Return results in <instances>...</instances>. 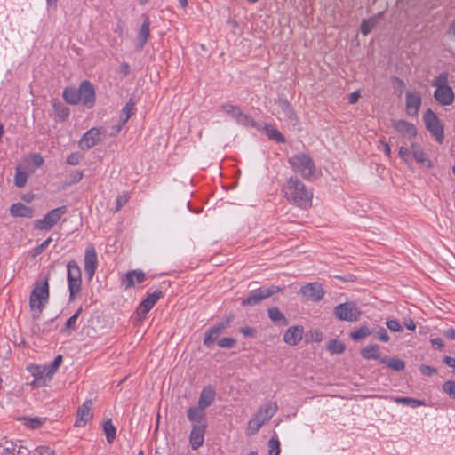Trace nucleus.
<instances>
[{
	"label": "nucleus",
	"instance_id": "nucleus-1",
	"mask_svg": "<svg viewBox=\"0 0 455 455\" xmlns=\"http://www.w3.org/2000/svg\"><path fill=\"white\" fill-rule=\"evenodd\" d=\"M283 196L300 208L307 209L312 205L313 193L298 179L291 177L282 188Z\"/></svg>",
	"mask_w": 455,
	"mask_h": 455
},
{
	"label": "nucleus",
	"instance_id": "nucleus-2",
	"mask_svg": "<svg viewBox=\"0 0 455 455\" xmlns=\"http://www.w3.org/2000/svg\"><path fill=\"white\" fill-rule=\"evenodd\" d=\"M49 284L48 280L36 283L29 298V307L34 318H38L48 303Z\"/></svg>",
	"mask_w": 455,
	"mask_h": 455
},
{
	"label": "nucleus",
	"instance_id": "nucleus-3",
	"mask_svg": "<svg viewBox=\"0 0 455 455\" xmlns=\"http://www.w3.org/2000/svg\"><path fill=\"white\" fill-rule=\"evenodd\" d=\"M432 85L435 88L434 92L435 100L443 106H450L453 103L455 94L449 85V75L443 72L437 76Z\"/></svg>",
	"mask_w": 455,
	"mask_h": 455
},
{
	"label": "nucleus",
	"instance_id": "nucleus-4",
	"mask_svg": "<svg viewBox=\"0 0 455 455\" xmlns=\"http://www.w3.org/2000/svg\"><path fill=\"white\" fill-rule=\"evenodd\" d=\"M277 408V404L275 402H268L261 406L256 414L249 420L247 434H256L259 428L275 414Z\"/></svg>",
	"mask_w": 455,
	"mask_h": 455
},
{
	"label": "nucleus",
	"instance_id": "nucleus-5",
	"mask_svg": "<svg viewBox=\"0 0 455 455\" xmlns=\"http://www.w3.org/2000/svg\"><path fill=\"white\" fill-rule=\"evenodd\" d=\"M292 170L305 179H312L317 176L314 162L305 153H299L289 159Z\"/></svg>",
	"mask_w": 455,
	"mask_h": 455
},
{
	"label": "nucleus",
	"instance_id": "nucleus-6",
	"mask_svg": "<svg viewBox=\"0 0 455 455\" xmlns=\"http://www.w3.org/2000/svg\"><path fill=\"white\" fill-rule=\"evenodd\" d=\"M68 283L69 291V299L73 300L81 291L82 273L81 268L75 260H70L67 265Z\"/></svg>",
	"mask_w": 455,
	"mask_h": 455
},
{
	"label": "nucleus",
	"instance_id": "nucleus-7",
	"mask_svg": "<svg viewBox=\"0 0 455 455\" xmlns=\"http://www.w3.org/2000/svg\"><path fill=\"white\" fill-rule=\"evenodd\" d=\"M67 212L66 206L57 207L48 212L43 219L34 222V228L38 230H49L55 226Z\"/></svg>",
	"mask_w": 455,
	"mask_h": 455
},
{
	"label": "nucleus",
	"instance_id": "nucleus-8",
	"mask_svg": "<svg viewBox=\"0 0 455 455\" xmlns=\"http://www.w3.org/2000/svg\"><path fill=\"white\" fill-rule=\"evenodd\" d=\"M334 315L341 321L355 322L361 316V311L353 302L339 304L334 308Z\"/></svg>",
	"mask_w": 455,
	"mask_h": 455
},
{
	"label": "nucleus",
	"instance_id": "nucleus-9",
	"mask_svg": "<svg viewBox=\"0 0 455 455\" xmlns=\"http://www.w3.org/2000/svg\"><path fill=\"white\" fill-rule=\"evenodd\" d=\"M423 121L428 132L438 142H442L443 140V129L437 116L431 109H427L423 115Z\"/></svg>",
	"mask_w": 455,
	"mask_h": 455
},
{
	"label": "nucleus",
	"instance_id": "nucleus-10",
	"mask_svg": "<svg viewBox=\"0 0 455 455\" xmlns=\"http://www.w3.org/2000/svg\"><path fill=\"white\" fill-rule=\"evenodd\" d=\"M105 135V129L92 127L83 135L78 141V146L81 149H90L102 140Z\"/></svg>",
	"mask_w": 455,
	"mask_h": 455
},
{
	"label": "nucleus",
	"instance_id": "nucleus-11",
	"mask_svg": "<svg viewBox=\"0 0 455 455\" xmlns=\"http://www.w3.org/2000/svg\"><path fill=\"white\" fill-rule=\"evenodd\" d=\"M221 109L234 118L237 124L243 126H256L254 120L247 114H245L238 106L227 103L221 106Z\"/></svg>",
	"mask_w": 455,
	"mask_h": 455
},
{
	"label": "nucleus",
	"instance_id": "nucleus-12",
	"mask_svg": "<svg viewBox=\"0 0 455 455\" xmlns=\"http://www.w3.org/2000/svg\"><path fill=\"white\" fill-rule=\"evenodd\" d=\"M281 289L277 286H271L267 289H260L256 291L254 293L247 297L246 299H243L242 300L243 306H255L259 304L260 301L269 298L270 296L274 295L275 293L280 291Z\"/></svg>",
	"mask_w": 455,
	"mask_h": 455
},
{
	"label": "nucleus",
	"instance_id": "nucleus-13",
	"mask_svg": "<svg viewBox=\"0 0 455 455\" xmlns=\"http://www.w3.org/2000/svg\"><path fill=\"white\" fill-rule=\"evenodd\" d=\"M98 266L97 253L92 245H89L84 252V271L89 280L94 276Z\"/></svg>",
	"mask_w": 455,
	"mask_h": 455
},
{
	"label": "nucleus",
	"instance_id": "nucleus-14",
	"mask_svg": "<svg viewBox=\"0 0 455 455\" xmlns=\"http://www.w3.org/2000/svg\"><path fill=\"white\" fill-rule=\"evenodd\" d=\"M79 100L87 108H92L95 102V92L92 84L88 81H84L78 89Z\"/></svg>",
	"mask_w": 455,
	"mask_h": 455
},
{
	"label": "nucleus",
	"instance_id": "nucleus-15",
	"mask_svg": "<svg viewBox=\"0 0 455 455\" xmlns=\"http://www.w3.org/2000/svg\"><path fill=\"white\" fill-rule=\"evenodd\" d=\"M421 96L418 92H407L405 96L406 113L410 116H417L420 105Z\"/></svg>",
	"mask_w": 455,
	"mask_h": 455
},
{
	"label": "nucleus",
	"instance_id": "nucleus-16",
	"mask_svg": "<svg viewBox=\"0 0 455 455\" xmlns=\"http://www.w3.org/2000/svg\"><path fill=\"white\" fill-rule=\"evenodd\" d=\"M205 423L194 424L190 433L189 442L193 450H197L204 441Z\"/></svg>",
	"mask_w": 455,
	"mask_h": 455
},
{
	"label": "nucleus",
	"instance_id": "nucleus-17",
	"mask_svg": "<svg viewBox=\"0 0 455 455\" xmlns=\"http://www.w3.org/2000/svg\"><path fill=\"white\" fill-rule=\"evenodd\" d=\"M300 292L303 296L313 301H319L323 297V289L320 283H310L301 287Z\"/></svg>",
	"mask_w": 455,
	"mask_h": 455
},
{
	"label": "nucleus",
	"instance_id": "nucleus-18",
	"mask_svg": "<svg viewBox=\"0 0 455 455\" xmlns=\"http://www.w3.org/2000/svg\"><path fill=\"white\" fill-rule=\"evenodd\" d=\"M92 419V403L86 401L78 408L75 425L84 427Z\"/></svg>",
	"mask_w": 455,
	"mask_h": 455
},
{
	"label": "nucleus",
	"instance_id": "nucleus-19",
	"mask_svg": "<svg viewBox=\"0 0 455 455\" xmlns=\"http://www.w3.org/2000/svg\"><path fill=\"white\" fill-rule=\"evenodd\" d=\"M161 291H155L149 294L139 306L137 314L140 318H144L148 311L155 306V304L161 298Z\"/></svg>",
	"mask_w": 455,
	"mask_h": 455
},
{
	"label": "nucleus",
	"instance_id": "nucleus-20",
	"mask_svg": "<svg viewBox=\"0 0 455 455\" xmlns=\"http://www.w3.org/2000/svg\"><path fill=\"white\" fill-rule=\"evenodd\" d=\"M276 115L279 119H286L292 124H297V119L294 116L293 110L287 100H280L277 102Z\"/></svg>",
	"mask_w": 455,
	"mask_h": 455
},
{
	"label": "nucleus",
	"instance_id": "nucleus-21",
	"mask_svg": "<svg viewBox=\"0 0 455 455\" xmlns=\"http://www.w3.org/2000/svg\"><path fill=\"white\" fill-rule=\"evenodd\" d=\"M145 274L140 270H132L127 272L121 280L122 284L125 289H130L137 283H140L145 281Z\"/></svg>",
	"mask_w": 455,
	"mask_h": 455
},
{
	"label": "nucleus",
	"instance_id": "nucleus-22",
	"mask_svg": "<svg viewBox=\"0 0 455 455\" xmlns=\"http://www.w3.org/2000/svg\"><path fill=\"white\" fill-rule=\"evenodd\" d=\"M393 126L397 132L405 138L411 139L417 135L415 125L405 120L394 121Z\"/></svg>",
	"mask_w": 455,
	"mask_h": 455
},
{
	"label": "nucleus",
	"instance_id": "nucleus-23",
	"mask_svg": "<svg viewBox=\"0 0 455 455\" xmlns=\"http://www.w3.org/2000/svg\"><path fill=\"white\" fill-rule=\"evenodd\" d=\"M229 322L230 320L228 319L227 321L221 322L211 328L204 339V344L206 347H211L216 341L221 332L228 327Z\"/></svg>",
	"mask_w": 455,
	"mask_h": 455
},
{
	"label": "nucleus",
	"instance_id": "nucleus-24",
	"mask_svg": "<svg viewBox=\"0 0 455 455\" xmlns=\"http://www.w3.org/2000/svg\"><path fill=\"white\" fill-rule=\"evenodd\" d=\"M303 327L294 325L290 327L283 334V341L290 346H296L303 337Z\"/></svg>",
	"mask_w": 455,
	"mask_h": 455
},
{
	"label": "nucleus",
	"instance_id": "nucleus-25",
	"mask_svg": "<svg viewBox=\"0 0 455 455\" xmlns=\"http://www.w3.org/2000/svg\"><path fill=\"white\" fill-rule=\"evenodd\" d=\"M10 213L12 217L30 219L34 216V210L21 203H15L11 205Z\"/></svg>",
	"mask_w": 455,
	"mask_h": 455
},
{
	"label": "nucleus",
	"instance_id": "nucleus-26",
	"mask_svg": "<svg viewBox=\"0 0 455 455\" xmlns=\"http://www.w3.org/2000/svg\"><path fill=\"white\" fill-rule=\"evenodd\" d=\"M215 395V390L212 386L204 387L198 400V405L201 408L206 409L214 402Z\"/></svg>",
	"mask_w": 455,
	"mask_h": 455
},
{
	"label": "nucleus",
	"instance_id": "nucleus-27",
	"mask_svg": "<svg viewBox=\"0 0 455 455\" xmlns=\"http://www.w3.org/2000/svg\"><path fill=\"white\" fill-rule=\"evenodd\" d=\"M149 26L150 21L148 17H146L140 26V28L139 30L138 36H137V47L138 49L141 50L144 45L146 44L148 37H149Z\"/></svg>",
	"mask_w": 455,
	"mask_h": 455
},
{
	"label": "nucleus",
	"instance_id": "nucleus-28",
	"mask_svg": "<svg viewBox=\"0 0 455 455\" xmlns=\"http://www.w3.org/2000/svg\"><path fill=\"white\" fill-rule=\"evenodd\" d=\"M135 112V102L132 99L126 103V105L122 108V113L120 116V124L117 125L116 132H119L123 126L126 124L128 119L134 114Z\"/></svg>",
	"mask_w": 455,
	"mask_h": 455
},
{
	"label": "nucleus",
	"instance_id": "nucleus-29",
	"mask_svg": "<svg viewBox=\"0 0 455 455\" xmlns=\"http://www.w3.org/2000/svg\"><path fill=\"white\" fill-rule=\"evenodd\" d=\"M411 150L413 155L414 159L423 166L427 168L431 167V161L427 157V154L424 150L419 147L416 143L412 142L411 144Z\"/></svg>",
	"mask_w": 455,
	"mask_h": 455
},
{
	"label": "nucleus",
	"instance_id": "nucleus-30",
	"mask_svg": "<svg viewBox=\"0 0 455 455\" xmlns=\"http://www.w3.org/2000/svg\"><path fill=\"white\" fill-rule=\"evenodd\" d=\"M204 410L201 408L199 405L196 407H191L188 411V418L190 421L194 422V424L205 423L204 421Z\"/></svg>",
	"mask_w": 455,
	"mask_h": 455
},
{
	"label": "nucleus",
	"instance_id": "nucleus-31",
	"mask_svg": "<svg viewBox=\"0 0 455 455\" xmlns=\"http://www.w3.org/2000/svg\"><path fill=\"white\" fill-rule=\"evenodd\" d=\"M268 316L273 322L280 325L288 324L286 317L277 307H270L268 309Z\"/></svg>",
	"mask_w": 455,
	"mask_h": 455
},
{
	"label": "nucleus",
	"instance_id": "nucleus-32",
	"mask_svg": "<svg viewBox=\"0 0 455 455\" xmlns=\"http://www.w3.org/2000/svg\"><path fill=\"white\" fill-rule=\"evenodd\" d=\"M361 355L365 359H378L379 356V349L378 345H369L363 347Z\"/></svg>",
	"mask_w": 455,
	"mask_h": 455
},
{
	"label": "nucleus",
	"instance_id": "nucleus-33",
	"mask_svg": "<svg viewBox=\"0 0 455 455\" xmlns=\"http://www.w3.org/2000/svg\"><path fill=\"white\" fill-rule=\"evenodd\" d=\"M103 431L108 443H112L116 438V429L111 419H108L103 423Z\"/></svg>",
	"mask_w": 455,
	"mask_h": 455
},
{
	"label": "nucleus",
	"instance_id": "nucleus-34",
	"mask_svg": "<svg viewBox=\"0 0 455 455\" xmlns=\"http://www.w3.org/2000/svg\"><path fill=\"white\" fill-rule=\"evenodd\" d=\"M264 130L266 134L270 140H273L276 142H284L285 139L283 135L272 125L265 124Z\"/></svg>",
	"mask_w": 455,
	"mask_h": 455
},
{
	"label": "nucleus",
	"instance_id": "nucleus-35",
	"mask_svg": "<svg viewBox=\"0 0 455 455\" xmlns=\"http://www.w3.org/2000/svg\"><path fill=\"white\" fill-rule=\"evenodd\" d=\"M63 97L65 100L70 104H77L80 102L79 100V92L74 88H67L63 92Z\"/></svg>",
	"mask_w": 455,
	"mask_h": 455
},
{
	"label": "nucleus",
	"instance_id": "nucleus-36",
	"mask_svg": "<svg viewBox=\"0 0 455 455\" xmlns=\"http://www.w3.org/2000/svg\"><path fill=\"white\" fill-rule=\"evenodd\" d=\"M391 400L396 403L406 404L412 408L419 407L424 404L422 401L411 397H392Z\"/></svg>",
	"mask_w": 455,
	"mask_h": 455
},
{
	"label": "nucleus",
	"instance_id": "nucleus-37",
	"mask_svg": "<svg viewBox=\"0 0 455 455\" xmlns=\"http://www.w3.org/2000/svg\"><path fill=\"white\" fill-rule=\"evenodd\" d=\"M62 363V356L60 355L55 357L53 362L51 363L49 367H45V379L48 380H51L56 371L58 370L59 366Z\"/></svg>",
	"mask_w": 455,
	"mask_h": 455
},
{
	"label": "nucleus",
	"instance_id": "nucleus-38",
	"mask_svg": "<svg viewBox=\"0 0 455 455\" xmlns=\"http://www.w3.org/2000/svg\"><path fill=\"white\" fill-rule=\"evenodd\" d=\"M21 420L26 427L31 429H36L40 427L44 422V419L39 417H24Z\"/></svg>",
	"mask_w": 455,
	"mask_h": 455
},
{
	"label": "nucleus",
	"instance_id": "nucleus-39",
	"mask_svg": "<svg viewBox=\"0 0 455 455\" xmlns=\"http://www.w3.org/2000/svg\"><path fill=\"white\" fill-rule=\"evenodd\" d=\"M371 333V331H370V329L366 326H362L360 327L359 329L352 331L350 333V337L352 339L354 340H359V339H362L363 338H366L367 336H369L370 334Z\"/></svg>",
	"mask_w": 455,
	"mask_h": 455
},
{
	"label": "nucleus",
	"instance_id": "nucleus-40",
	"mask_svg": "<svg viewBox=\"0 0 455 455\" xmlns=\"http://www.w3.org/2000/svg\"><path fill=\"white\" fill-rule=\"evenodd\" d=\"M28 180L27 174L22 172L20 168L16 169L14 176V183L18 188H23Z\"/></svg>",
	"mask_w": 455,
	"mask_h": 455
},
{
	"label": "nucleus",
	"instance_id": "nucleus-41",
	"mask_svg": "<svg viewBox=\"0 0 455 455\" xmlns=\"http://www.w3.org/2000/svg\"><path fill=\"white\" fill-rule=\"evenodd\" d=\"M328 349L334 354H341L345 349V345L337 339H331L328 343Z\"/></svg>",
	"mask_w": 455,
	"mask_h": 455
},
{
	"label": "nucleus",
	"instance_id": "nucleus-42",
	"mask_svg": "<svg viewBox=\"0 0 455 455\" xmlns=\"http://www.w3.org/2000/svg\"><path fill=\"white\" fill-rule=\"evenodd\" d=\"M377 19L376 18H371L369 20H365L361 24V32L366 36L368 35L371 29L376 25Z\"/></svg>",
	"mask_w": 455,
	"mask_h": 455
},
{
	"label": "nucleus",
	"instance_id": "nucleus-43",
	"mask_svg": "<svg viewBox=\"0 0 455 455\" xmlns=\"http://www.w3.org/2000/svg\"><path fill=\"white\" fill-rule=\"evenodd\" d=\"M82 312V308H78L77 311L67 321L65 328L63 329V331H66L67 330H76V321Z\"/></svg>",
	"mask_w": 455,
	"mask_h": 455
},
{
	"label": "nucleus",
	"instance_id": "nucleus-44",
	"mask_svg": "<svg viewBox=\"0 0 455 455\" xmlns=\"http://www.w3.org/2000/svg\"><path fill=\"white\" fill-rule=\"evenodd\" d=\"M30 371L33 374V376L36 378V380L39 381V380L43 379L44 383H45L46 381H49L48 379H45V373H46L45 367L41 368L39 366H36V367H33Z\"/></svg>",
	"mask_w": 455,
	"mask_h": 455
},
{
	"label": "nucleus",
	"instance_id": "nucleus-45",
	"mask_svg": "<svg viewBox=\"0 0 455 455\" xmlns=\"http://www.w3.org/2000/svg\"><path fill=\"white\" fill-rule=\"evenodd\" d=\"M443 390L451 398L455 399V380H448L443 384Z\"/></svg>",
	"mask_w": 455,
	"mask_h": 455
},
{
	"label": "nucleus",
	"instance_id": "nucleus-46",
	"mask_svg": "<svg viewBox=\"0 0 455 455\" xmlns=\"http://www.w3.org/2000/svg\"><path fill=\"white\" fill-rule=\"evenodd\" d=\"M269 454L268 455H279L280 453V443L275 438H271L268 442Z\"/></svg>",
	"mask_w": 455,
	"mask_h": 455
},
{
	"label": "nucleus",
	"instance_id": "nucleus-47",
	"mask_svg": "<svg viewBox=\"0 0 455 455\" xmlns=\"http://www.w3.org/2000/svg\"><path fill=\"white\" fill-rule=\"evenodd\" d=\"M387 366L395 371H402L404 369V363L398 358H391L387 361Z\"/></svg>",
	"mask_w": 455,
	"mask_h": 455
},
{
	"label": "nucleus",
	"instance_id": "nucleus-48",
	"mask_svg": "<svg viewBox=\"0 0 455 455\" xmlns=\"http://www.w3.org/2000/svg\"><path fill=\"white\" fill-rule=\"evenodd\" d=\"M386 325L391 331H395V332L403 331V327H402L401 323L395 319L387 320Z\"/></svg>",
	"mask_w": 455,
	"mask_h": 455
},
{
	"label": "nucleus",
	"instance_id": "nucleus-49",
	"mask_svg": "<svg viewBox=\"0 0 455 455\" xmlns=\"http://www.w3.org/2000/svg\"><path fill=\"white\" fill-rule=\"evenodd\" d=\"M375 336L382 342H388L390 338L387 334V331L383 328L379 327L376 331H374Z\"/></svg>",
	"mask_w": 455,
	"mask_h": 455
},
{
	"label": "nucleus",
	"instance_id": "nucleus-50",
	"mask_svg": "<svg viewBox=\"0 0 455 455\" xmlns=\"http://www.w3.org/2000/svg\"><path fill=\"white\" fill-rule=\"evenodd\" d=\"M128 200H129L128 194L123 193V194L119 195L116 199V206L115 211L116 212L119 211L128 202Z\"/></svg>",
	"mask_w": 455,
	"mask_h": 455
},
{
	"label": "nucleus",
	"instance_id": "nucleus-51",
	"mask_svg": "<svg viewBox=\"0 0 455 455\" xmlns=\"http://www.w3.org/2000/svg\"><path fill=\"white\" fill-rule=\"evenodd\" d=\"M82 157L83 156L78 152L71 153L67 158V163L70 165H77Z\"/></svg>",
	"mask_w": 455,
	"mask_h": 455
},
{
	"label": "nucleus",
	"instance_id": "nucleus-52",
	"mask_svg": "<svg viewBox=\"0 0 455 455\" xmlns=\"http://www.w3.org/2000/svg\"><path fill=\"white\" fill-rule=\"evenodd\" d=\"M218 344L220 347L230 348L235 346V340L233 338H223Z\"/></svg>",
	"mask_w": 455,
	"mask_h": 455
},
{
	"label": "nucleus",
	"instance_id": "nucleus-53",
	"mask_svg": "<svg viewBox=\"0 0 455 455\" xmlns=\"http://www.w3.org/2000/svg\"><path fill=\"white\" fill-rule=\"evenodd\" d=\"M419 371L426 376H432L436 373V370L435 368L426 364L419 366Z\"/></svg>",
	"mask_w": 455,
	"mask_h": 455
},
{
	"label": "nucleus",
	"instance_id": "nucleus-54",
	"mask_svg": "<svg viewBox=\"0 0 455 455\" xmlns=\"http://www.w3.org/2000/svg\"><path fill=\"white\" fill-rule=\"evenodd\" d=\"M411 149L402 146L400 147L399 148V156L404 161V162H408L409 161V158H410V153H411Z\"/></svg>",
	"mask_w": 455,
	"mask_h": 455
},
{
	"label": "nucleus",
	"instance_id": "nucleus-55",
	"mask_svg": "<svg viewBox=\"0 0 455 455\" xmlns=\"http://www.w3.org/2000/svg\"><path fill=\"white\" fill-rule=\"evenodd\" d=\"M51 242H52L51 237H49L45 241H44L39 246L35 248V254L37 255V254L42 253L49 246Z\"/></svg>",
	"mask_w": 455,
	"mask_h": 455
},
{
	"label": "nucleus",
	"instance_id": "nucleus-56",
	"mask_svg": "<svg viewBox=\"0 0 455 455\" xmlns=\"http://www.w3.org/2000/svg\"><path fill=\"white\" fill-rule=\"evenodd\" d=\"M53 107L56 108V110L59 111V116L61 117H66L68 116V111L66 108L60 106L59 103H57L55 100L52 102Z\"/></svg>",
	"mask_w": 455,
	"mask_h": 455
},
{
	"label": "nucleus",
	"instance_id": "nucleus-57",
	"mask_svg": "<svg viewBox=\"0 0 455 455\" xmlns=\"http://www.w3.org/2000/svg\"><path fill=\"white\" fill-rule=\"evenodd\" d=\"M240 332L245 337H253L255 335V330L248 326L241 328Z\"/></svg>",
	"mask_w": 455,
	"mask_h": 455
},
{
	"label": "nucleus",
	"instance_id": "nucleus-58",
	"mask_svg": "<svg viewBox=\"0 0 455 455\" xmlns=\"http://www.w3.org/2000/svg\"><path fill=\"white\" fill-rule=\"evenodd\" d=\"M36 452L39 455H53V451L49 447L41 446L36 449Z\"/></svg>",
	"mask_w": 455,
	"mask_h": 455
},
{
	"label": "nucleus",
	"instance_id": "nucleus-59",
	"mask_svg": "<svg viewBox=\"0 0 455 455\" xmlns=\"http://www.w3.org/2000/svg\"><path fill=\"white\" fill-rule=\"evenodd\" d=\"M32 162L36 167H39L43 164L44 159L40 155H34L32 156Z\"/></svg>",
	"mask_w": 455,
	"mask_h": 455
},
{
	"label": "nucleus",
	"instance_id": "nucleus-60",
	"mask_svg": "<svg viewBox=\"0 0 455 455\" xmlns=\"http://www.w3.org/2000/svg\"><path fill=\"white\" fill-rule=\"evenodd\" d=\"M430 341L432 345L437 349H442L443 347V340L440 338L432 339Z\"/></svg>",
	"mask_w": 455,
	"mask_h": 455
},
{
	"label": "nucleus",
	"instance_id": "nucleus-61",
	"mask_svg": "<svg viewBox=\"0 0 455 455\" xmlns=\"http://www.w3.org/2000/svg\"><path fill=\"white\" fill-rule=\"evenodd\" d=\"M444 363L455 371V358L451 356H445L443 359Z\"/></svg>",
	"mask_w": 455,
	"mask_h": 455
},
{
	"label": "nucleus",
	"instance_id": "nucleus-62",
	"mask_svg": "<svg viewBox=\"0 0 455 455\" xmlns=\"http://www.w3.org/2000/svg\"><path fill=\"white\" fill-rule=\"evenodd\" d=\"M403 324H404L405 328L410 331H414L416 329V324L413 322V320H411V319L405 320L403 322Z\"/></svg>",
	"mask_w": 455,
	"mask_h": 455
},
{
	"label": "nucleus",
	"instance_id": "nucleus-63",
	"mask_svg": "<svg viewBox=\"0 0 455 455\" xmlns=\"http://www.w3.org/2000/svg\"><path fill=\"white\" fill-rule=\"evenodd\" d=\"M360 97L359 92H354L349 95V103L355 104L358 101Z\"/></svg>",
	"mask_w": 455,
	"mask_h": 455
},
{
	"label": "nucleus",
	"instance_id": "nucleus-64",
	"mask_svg": "<svg viewBox=\"0 0 455 455\" xmlns=\"http://www.w3.org/2000/svg\"><path fill=\"white\" fill-rule=\"evenodd\" d=\"M444 335L451 339H454L455 340V330L454 329H447L445 331H444Z\"/></svg>",
	"mask_w": 455,
	"mask_h": 455
}]
</instances>
